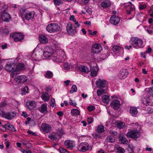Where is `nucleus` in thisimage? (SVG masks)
Wrapping results in <instances>:
<instances>
[{
  "label": "nucleus",
  "instance_id": "obj_1",
  "mask_svg": "<svg viewBox=\"0 0 153 153\" xmlns=\"http://www.w3.org/2000/svg\"><path fill=\"white\" fill-rule=\"evenodd\" d=\"M53 53V51L52 48L48 47L45 49L43 52V55L45 57H49L51 56V59L56 62H60L62 61L61 57H59V56H56L52 54Z\"/></svg>",
  "mask_w": 153,
  "mask_h": 153
},
{
  "label": "nucleus",
  "instance_id": "obj_2",
  "mask_svg": "<svg viewBox=\"0 0 153 153\" xmlns=\"http://www.w3.org/2000/svg\"><path fill=\"white\" fill-rule=\"evenodd\" d=\"M61 27L57 23H51L46 27V30L51 33H57L61 30Z\"/></svg>",
  "mask_w": 153,
  "mask_h": 153
},
{
  "label": "nucleus",
  "instance_id": "obj_3",
  "mask_svg": "<svg viewBox=\"0 0 153 153\" xmlns=\"http://www.w3.org/2000/svg\"><path fill=\"white\" fill-rule=\"evenodd\" d=\"M131 40L132 42L131 44L134 48H139L143 47V42L142 39L138 38H132Z\"/></svg>",
  "mask_w": 153,
  "mask_h": 153
},
{
  "label": "nucleus",
  "instance_id": "obj_4",
  "mask_svg": "<svg viewBox=\"0 0 153 153\" xmlns=\"http://www.w3.org/2000/svg\"><path fill=\"white\" fill-rule=\"evenodd\" d=\"M16 114L15 111H11L5 112L1 111L0 113V116L7 120H10L13 118Z\"/></svg>",
  "mask_w": 153,
  "mask_h": 153
},
{
  "label": "nucleus",
  "instance_id": "obj_5",
  "mask_svg": "<svg viewBox=\"0 0 153 153\" xmlns=\"http://www.w3.org/2000/svg\"><path fill=\"white\" fill-rule=\"evenodd\" d=\"M126 136L128 137L136 140L140 136V131L139 130L135 129L131 130L127 133Z\"/></svg>",
  "mask_w": 153,
  "mask_h": 153
},
{
  "label": "nucleus",
  "instance_id": "obj_6",
  "mask_svg": "<svg viewBox=\"0 0 153 153\" xmlns=\"http://www.w3.org/2000/svg\"><path fill=\"white\" fill-rule=\"evenodd\" d=\"M11 36L16 42L20 41L24 38V36L20 33H12L11 34Z\"/></svg>",
  "mask_w": 153,
  "mask_h": 153
},
{
  "label": "nucleus",
  "instance_id": "obj_7",
  "mask_svg": "<svg viewBox=\"0 0 153 153\" xmlns=\"http://www.w3.org/2000/svg\"><path fill=\"white\" fill-rule=\"evenodd\" d=\"M89 145L86 142L82 143L78 147V149L81 152H85L89 149Z\"/></svg>",
  "mask_w": 153,
  "mask_h": 153
},
{
  "label": "nucleus",
  "instance_id": "obj_8",
  "mask_svg": "<svg viewBox=\"0 0 153 153\" xmlns=\"http://www.w3.org/2000/svg\"><path fill=\"white\" fill-rule=\"evenodd\" d=\"M125 6L126 7L127 13L128 15L130 14L132 12L135 10L134 5L131 2H129L128 3H126Z\"/></svg>",
  "mask_w": 153,
  "mask_h": 153
},
{
  "label": "nucleus",
  "instance_id": "obj_9",
  "mask_svg": "<svg viewBox=\"0 0 153 153\" xmlns=\"http://www.w3.org/2000/svg\"><path fill=\"white\" fill-rule=\"evenodd\" d=\"M41 129L45 133H47L51 131L52 127L51 126L48 124L43 123L41 126Z\"/></svg>",
  "mask_w": 153,
  "mask_h": 153
},
{
  "label": "nucleus",
  "instance_id": "obj_10",
  "mask_svg": "<svg viewBox=\"0 0 153 153\" xmlns=\"http://www.w3.org/2000/svg\"><path fill=\"white\" fill-rule=\"evenodd\" d=\"M120 21V19L119 17L116 15L111 16L110 19V22L111 24L116 25L119 23Z\"/></svg>",
  "mask_w": 153,
  "mask_h": 153
},
{
  "label": "nucleus",
  "instance_id": "obj_11",
  "mask_svg": "<svg viewBox=\"0 0 153 153\" xmlns=\"http://www.w3.org/2000/svg\"><path fill=\"white\" fill-rule=\"evenodd\" d=\"M102 50V47L100 44H96L92 46V51L93 53H98Z\"/></svg>",
  "mask_w": 153,
  "mask_h": 153
},
{
  "label": "nucleus",
  "instance_id": "obj_12",
  "mask_svg": "<svg viewBox=\"0 0 153 153\" xmlns=\"http://www.w3.org/2000/svg\"><path fill=\"white\" fill-rule=\"evenodd\" d=\"M66 29L67 32L69 34L73 35L76 32L75 30L73 29L72 25L70 22H69L67 24Z\"/></svg>",
  "mask_w": 153,
  "mask_h": 153
},
{
  "label": "nucleus",
  "instance_id": "obj_13",
  "mask_svg": "<svg viewBox=\"0 0 153 153\" xmlns=\"http://www.w3.org/2000/svg\"><path fill=\"white\" fill-rule=\"evenodd\" d=\"M128 74V72L125 69H122L120 71L118 76L120 79H124L127 77Z\"/></svg>",
  "mask_w": 153,
  "mask_h": 153
},
{
  "label": "nucleus",
  "instance_id": "obj_14",
  "mask_svg": "<svg viewBox=\"0 0 153 153\" xmlns=\"http://www.w3.org/2000/svg\"><path fill=\"white\" fill-rule=\"evenodd\" d=\"M27 80V77L25 76H19L14 79V80L17 84L23 83L26 82Z\"/></svg>",
  "mask_w": 153,
  "mask_h": 153
},
{
  "label": "nucleus",
  "instance_id": "obj_15",
  "mask_svg": "<svg viewBox=\"0 0 153 153\" xmlns=\"http://www.w3.org/2000/svg\"><path fill=\"white\" fill-rule=\"evenodd\" d=\"M106 83V81L104 79H98L96 82V84L98 87L104 88L105 87Z\"/></svg>",
  "mask_w": 153,
  "mask_h": 153
},
{
  "label": "nucleus",
  "instance_id": "obj_16",
  "mask_svg": "<svg viewBox=\"0 0 153 153\" xmlns=\"http://www.w3.org/2000/svg\"><path fill=\"white\" fill-rule=\"evenodd\" d=\"M111 105L114 110H117L120 107V102L118 100H114L112 101Z\"/></svg>",
  "mask_w": 153,
  "mask_h": 153
},
{
  "label": "nucleus",
  "instance_id": "obj_17",
  "mask_svg": "<svg viewBox=\"0 0 153 153\" xmlns=\"http://www.w3.org/2000/svg\"><path fill=\"white\" fill-rule=\"evenodd\" d=\"M36 104L35 101L29 100L26 103V105L30 110L36 108Z\"/></svg>",
  "mask_w": 153,
  "mask_h": 153
},
{
  "label": "nucleus",
  "instance_id": "obj_18",
  "mask_svg": "<svg viewBox=\"0 0 153 153\" xmlns=\"http://www.w3.org/2000/svg\"><path fill=\"white\" fill-rule=\"evenodd\" d=\"M1 13L2 14L1 16V18L5 22L8 21L9 19L11 18L10 15L7 12V11Z\"/></svg>",
  "mask_w": 153,
  "mask_h": 153
},
{
  "label": "nucleus",
  "instance_id": "obj_19",
  "mask_svg": "<svg viewBox=\"0 0 153 153\" xmlns=\"http://www.w3.org/2000/svg\"><path fill=\"white\" fill-rule=\"evenodd\" d=\"M35 14L34 12L31 11L26 13L24 15L23 17L27 20H30L33 18Z\"/></svg>",
  "mask_w": 153,
  "mask_h": 153
},
{
  "label": "nucleus",
  "instance_id": "obj_20",
  "mask_svg": "<svg viewBox=\"0 0 153 153\" xmlns=\"http://www.w3.org/2000/svg\"><path fill=\"white\" fill-rule=\"evenodd\" d=\"M5 69L7 71L11 72L13 71V70H15V68L12 67V64L10 63H8L5 66Z\"/></svg>",
  "mask_w": 153,
  "mask_h": 153
},
{
  "label": "nucleus",
  "instance_id": "obj_21",
  "mask_svg": "<svg viewBox=\"0 0 153 153\" xmlns=\"http://www.w3.org/2000/svg\"><path fill=\"white\" fill-rule=\"evenodd\" d=\"M3 126L6 129H7L12 131H16V130L13 126L9 123H6Z\"/></svg>",
  "mask_w": 153,
  "mask_h": 153
},
{
  "label": "nucleus",
  "instance_id": "obj_22",
  "mask_svg": "<svg viewBox=\"0 0 153 153\" xmlns=\"http://www.w3.org/2000/svg\"><path fill=\"white\" fill-rule=\"evenodd\" d=\"M119 139L121 143L123 144H126L128 142V140L123 134H121L120 135L119 137Z\"/></svg>",
  "mask_w": 153,
  "mask_h": 153
},
{
  "label": "nucleus",
  "instance_id": "obj_23",
  "mask_svg": "<svg viewBox=\"0 0 153 153\" xmlns=\"http://www.w3.org/2000/svg\"><path fill=\"white\" fill-rule=\"evenodd\" d=\"M78 68L79 70L81 72L88 73L89 71L88 68L87 67L85 66L80 65L79 66Z\"/></svg>",
  "mask_w": 153,
  "mask_h": 153
},
{
  "label": "nucleus",
  "instance_id": "obj_24",
  "mask_svg": "<svg viewBox=\"0 0 153 153\" xmlns=\"http://www.w3.org/2000/svg\"><path fill=\"white\" fill-rule=\"evenodd\" d=\"M39 40L41 43L45 44L48 42V39L44 35H42L39 36Z\"/></svg>",
  "mask_w": 153,
  "mask_h": 153
},
{
  "label": "nucleus",
  "instance_id": "obj_25",
  "mask_svg": "<svg viewBox=\"0 0 153 153\" xmlns=\"http://www.w3.org/2000/svg\"><path fill=\"white\" fill-rule=\"evenodd\" d=\"M46 104H43L38 108L39 111L42 113H44L47 112Z\"/></svg>",
  "mask_w": 153,
  "mask_h": 153
},
{
  "label": "nucleus",
  "instance_id": "obj_26",
  "mask_svg": "<svg viewBox=\"0 0 153 153\" xmlns=\"http://www.w3.org/2000/svg\"><path fill=\"white\" fill-rule=\"evenodd\" d=\"M130 111L131 114L134 116H136L138 112L137 108L134 107L131 108L130 109Z\"/></svg>",
  "mask_w": 153,
  "mask_h": 153
},
{
  "label": "nucleus",
  "instance_id": "obj_27",
  "mask_svg": "<svg viewBox=\"0 0 153 153\" xmlns=\"http://www.w3.org/2000/svg\"><path fill=\"white\" fill-rule=\"evenodd\" d=\"M8 7L4 3L1 4L0 5V12L1 13L6 12Z\"/></svg>",
  "mask_w": 153,
  "mask_h": 153
},
{
  "label": "nucleus",
  "instance_id": "obj_28",
  "mask_svg": "<svg viewBox=\"0 0 153 153\" xmlns=\"http://www.w3.org/2000/svg\"><path fill=\"white\" fill-rule=\"evenodd\" d=\"M98 71V69L97 67H93L91 70V76L93 77L95 76L97 74Z\"/></svg>",
  "mask_w": 153,
  "mask_h": 153
},
{
  "label": "nucleus",
  "instance_id": "obj_29",
  "mask_svg": "<svg viewBox=\"0 0 153 153\" xmlns=\"http://www.w3.org/2000/svg\"><path fill=\"white\" fill-rule=\"evenodd\" d=\"M65 146L68 148H72L73 147V143L71 140H67L65 142Z\"/></svg>",
  "mask_w": 153,
  "mask_h": 153
},
{
  "label": "nucleus",
  "instance_id": "obj_30",
  "mask_svg": "<svg viewBox=\"0 0 153 153\" xmlns=\"http://www.w3.org/2000/svg\"><path fill=\"white\" fill-rule=\"evenodd\" d=\"M111 3L109 1L105 0L101 3V6L102 7L106 8L109 7Z\"/></svg>",
  "mask_w": 153,
  "mask_h": 153
},
{
  "label": "nucleus",
  "instance_id": "obj_31",
  "mask_svg": "<svg viewBox=\"0 0 153 153\" xmlns=\"http://www.w3.org/2000/svg\"><path fill=\"white\" fill-rule=\"evenodd\" d=\"M25 69L24 65L23 64L19 63L17 65L15 70L20 71L23 70Z\"/></svg>",
  "mask_w": 153,
  "mask_h": 153
},
{
  "label": "nucleus",
  "instance_id": "obj_32",
  "mask_svg": "<svg viewBox=\"0 0 153 153\" xmlns=\"http://www.w3.org/2000/svg\"><path fill=\"white\" fill-rule=\"evenodd\" d=\"M104 126L102 125H99L97 126V132L99 133H102L104 131Z\"/></svg>",
  "mask_w": 153,
  "mask_h": 153
},
{
  "label": "nucleus",
  "instance_id": "obj_33",
  "mask_svg": "<svg viewBox=\"0 0 153 153\" xmlns=\"http://www.w3.org/2000/svg\"><path fill=\"white\" fill-rule=\"evenodd\" d=\"M102 101L104 103L106 104L108 103L109 101V97L108 96L104 95L102 97Z\"/></svg>",
  "mask_w": 153,
  "mask_h": 153
},
{
  "label": "nucleus",
  "instance_id": "obj_34",
  "mask_svg": "<svg viewBox=\"0 0 153 153\" xmlns=\"http://www.w3.org/2000/svg\"><path fill=\"white\" fill-rule=\"evenodd\" d=\"M115 124L116 125L120 128H123L125 126L124 123L120 121H117Z\"/></svg>",
  "mask_w": 153,
  "mask_h": 153
},
{
  "label": "nucleus",
  "instance_id": "obj_35",
  "mask_svg": "<svg viewBox=\"0 0 153 153\" xmlns=\"http://www.w3.org/2000/svg\"><path fill=\"white\" fill-rule=\"evenodd\" d=\"M71 114L73 116H76L79 115V111L77 109H72L71 111Z\"/></svg>",
  "mask_w": 153,
  "mask_h": 153
},
{
  "label": "nucleus",
  "instance_id": "obj_36",
  "mask_svg": "<svg viewBox=\"0 0 153 153\" xmlns=\"http://www.w3.org/2000/svg\"><path fill=\"white\" fill-rule=\"evenodd\" d=\"M45 76L46 78L48 79H51L53 76V74L51 71H47L46 72Z\"/></svg>",
  "mask_w": 153,
  "mask_h": 153
},
{
  "label": "nucleus",
  "instance_id": "obj_37",
  "mask_svg": "<svg viewBox=\"0 0 153 153\" xmlns=\"http://www.w3.org/2000/svg\"><path fill=\"white\" fill-rule=\"evenodd\" d=\"M115 149L119 153H124L125 152V150L124 149L119 145H117L116 146Z\"/></svg>",
  "mask_w": 153,
  "mask_h": 153
},
{
  "label": "nucleus",
  "instance_id": "obj_38",
  "mask_svg": "<svg viewBox=\"0 0 153 153\" xmlns=\"http://www.w3.org/2000/svg\"><path fill=\"white\" fill-rule=\"evenodd\" d=\"M48 137L51 140H56L57 139V135L55 133H51L50 134Z\"/></svg>",
  "mask_w": 153,
  "mask_h": 153
},
{
  "label": "nucleus",
  "instance_id": "obj_39",
  "mask_svg": "<svg viewBox=\"0 0 153 153\" xmlns=\"http://www.w3.org/2000/svg\"><path fill=\"white\" fill-rule=\"evenodd\" d=\"M42 99L45 101H47L49 99V97L47 93H44L43 94L42 97Z\"/></svg>",
  "mask_w": 153,
  "mask_h": 153
},
{
  "label": "nucleus",
  "instance_id": "obj_40",
  "mask_svg": "<svg viewBox=\"0 0 153 153\" xmlns=\"http://www.w3.org/2000/svg\"><path fill=\"white\" fill-rule=\"evenodd\" d=\"M121 49L120 46L115 45L113 47L112 50L114 52L117 53Z\"/></svg>",
  "mask_w": 153,
  "mask_h": 153
},
{
  "label": "nucleus",
  "instance_id": "obj_41",
  "mask_svg": "<svg viewBox=\"0 0 153 153\" xmlns=\"http://www.w3.org/2000/svg\"><path fill=\"white\" fill-rule=\"evenodd\" d=\"M114 140V139L111 136H108L106 139V141L108 142L113 143Z\"/></svg>",
  "mask_w": 153,
  "mask_h": 153
},
{
  "label": "nucleus",
  "instance_id": "obj_42",
  "mask_svg": "<svg viewBox=\"0 0 153 153\" xmlns=\"http://www.w3.org/2000/svg\"><path fill=\"white\" fill-rule=\"evenodd\" d=\"M0 30L1 32L6 35L8 34L9 33V30L7 27L1 28L0 29Z\"/></svg>",
  "mask_w": 153,
  "mask_h": 153
},
{
  "label": "nucleus",
  "instance_id": "obj_43",
  "mask_svg": "<svg viewBox=\"0 0 153 153\" xmlns=\"http://www.w3.org/2000/svg\"><path fill=\"white\" fill-rule=\"evenodd\" d=\"M28 87L27 86H26L22 89L21 94L23 95H25L28 93Z\"/></svg>",
  "mask_w": 153,
  "mask_h": 153
},
{
  "label": "nucleus",
  "instance_id": "obj_44",
  "mask_svg": "<svg viewBox=\"0 0 153 153\" xmlns=\"http://www.w3.org/2000/svg\"><path fill=\"white\" fill-rule=\"evenodd\" d=\"M18 71L16 70H13V71L11 72H12L11 76L13 78H14L15 79L16 78V77L18 74Z\"/></svg>",
  "mask_w": 153,
  "mask_h": 153
},
{
  "label": "nucleus",
  "instance_id": "obj_45",
  "mask_svg": "<svg viewBox=\"0 0 153 153\" xmlns=\"http://www.w3.org/2000/svg\"><path fill=\"white\" fill-rule=\"evenodd\" d=\"M77 90V88L76 85H74L72 87L71 90L70 91L71 94H72L74 92H76Z\"/></svg>",
  "mask_w": 153,
  "mask_h": 153
},
{
  "label": "nucleus",
  "instance_id": "obj_46",
  "mask_svg": "<svg viewBox=\"0 0 153 153\" xmlns=\"http://www.w3.org/2000/svg\"><path fill=\"white\" fill-rule=\"evenodd\" d=\"M105 91V90L103 89L100 88L98 89L97 91V95L99 96H100L104 93Z\"/></svg>",
  "mask_w": 153,
  "mask_h": 153
},
{
  "label": "nucleus",
  "instance_id": "obj_47",
  "mask_svg": "<svg viewBox=\"0 0 153 153\" xmlns=\"http://www.w3.org/2000/svg\"><path fill=\"white\" fill-rule=\"evenodd\" d=\"M109 134L113 136H116L117 135V133L116 131L110 130L109 131Z\"/></svg>",
  "mask_w": 153,
  "mask_h": 153
},
{
  "label": "nucleus",
  "instance_id": "obj_48",
  "mask_svg": "<svg viewBox=\"0 0 153 153\" xmlns=\"http://www.w3.org/2000/svg\"><path fill=\"white\" fill-rule=\"evenodd\" d=\"M84 8L86 10V12L88 13L89 14H90L91 13V8H89L88 6H85V7Z\"/></svg>",
  "mask_w": 153,
  "mask_h": 153
},
{
  "label": "nucleus",
  "instance_id": "obj_49",
  "mask_svg": "<svg viewBox=\"0 0 153 153\" xmlns=\"http://www.w3.org/2000/svg\"><path fill=\"white\" fill-rule=\"evenodd\" d=\"M55 102L54 98H52L51 100V105L52 107L55 106Z\"/></svg>",
  "mask_w": 153,
  "mask_h": 153
},
{
  "label": "nucleus",
  "instance_id": "obj_50",
  "mask_svg": "<svg viewBox=\"0 0 153 153\" xmlns=\"http://www.w3.org/2000/svg\"><path fill=\"white\" fill-rule=\"evenodd\" d=\"M60 153H67L68 152L66 149L62 148H60L59 149Z\"/></svg>",
  "mask_w": 153,
  "mask_h": 153
},
{
  "label": "nucleus",
  "instance_id": "obj_51",
  "mask_svg": "<svg viewBox=\"0 0 153 153\" xmlns=\"http://www.w3.org/2000/svg\"><path fill=\"white\" fill-rule=\"evenodd\" d=\"M88 31L89 33V34L90 35H93V36L95 35L97 33V31H95L93 32H92V31L91 30H88Z\"/></svg>",
  "mask_w": 153,
  "mask_h": 153
},
{
  "label": "nucleus",
  "instance_id": "obj_52",
  "mask_svg": "<svg viewBox=\"0 0 153 153\" xmlns=\"http://www.w3.org/2000/svg\"><path fill=\"white\" fill-rule=\"evenodd\" d=\"M54 3L57 5H59L62 2L60 0H53Z\"/></svg>",
  "mask_w": 153,
  "mask_h": 153
},
{
  "label": "nucleus",
  "instance_id": "obj_53",
  "mask_svg": "<svg viewBox=\"0 0 153 153\" xmlns=\"http://www.w3.org/2000/svg\"><path fill=\"white\" fill-rule=\"evenodd\" d=\"M146 7V5L145 4H140L139 5V8L140 10L145 9Z\"/></svg>",
  "mask_w": 153,
  "mask_h": 153
},
{
  "label": "nucleus",
  "instance_id": "obj_54",
  "mask_svg": "<svg viewBox=\"0 0 153 153\" xmlns=\"http://www.w3.org/2000/svg\"><path fill=\"white\" fill-rule=\"evenodd\" d=\"M95 109V107L93 106H88L87 108L88 110L89 111H91L94 110Z\"/></svg>",
  "mask_w": 153,
  "mask_h": 153
},
{
  "label": "nucleus",
  "instance_id": "obj_55",
  "mask_svg": "<svg viewBox=\"0 0 153 153\" xmlns=\"http://www.w3.org/2000/svg\"><path fill=\"white\" fill-rule=\"evenodd\" d=\"M141 102L144 105H147L148 104V102L146 100V99L145 98H143L141 100Z\"/></svg>",
  "mask_w": 153,
  "mask_h": 153
},
{
  "label": "nucleus",
  "instance_id": "obj_56",
  "mask_svg": "<svg viewBox=\"0 0 153 153\" xmlns=\"http://www.w3.org/2000/svg\"><path fill=\"white\" fill-rule=\"evenodd\" d=\"M64 68L66 70H69L70 69V66L67 63H65L64 64Z\"/></svg>",
  "mask_w": 153,
  "mask_h": 153
},
{
  "label": "nucleus",
  "instance_id": "obj_57",
  "mask_svg": "<svg viewBox=\"0 0 153 153\" xmlns=\"http://www.w3.org/2000/svg\"><path fill=\"white\" fill-rule=\"evenodd\" d=\"M87 121L89 124H91L93 121V119L91 117H88V118Z\"/></svg>",
  "mask_w": 153,
  "mask_h": 153
},
{
  "label": "nucleus",
  "instance_id": "obj_58",
  "mask_svg": "<svg viewBox=\"0 0 153 153\" xmlns=\"http://www.w3.org/2000/svg\"><path fill=\"white\" fill-rule=\"evenodd\" d=\"M64 133L63 130L62 129H61L59 130L58 133V134L59 136H61Z\"/></svg>",
  "mask_w": 153,
  "mask_h": 153
},
{
  "label": "nucleus",
  "instance_id": "obj_59",
  "mask_svg": "<svg viewBox=\"0 0 153 153\" xmlns=\"http://www.w3.org/2000/svg\"><path fill=\"white\" fill-rule=\"evenodd\" d=\"M21 151L23 153H32V152L30 151L25 150L22 149L21 150Z\"/></svg>",
  "mask_w": 153,
  "mask_h": 153
},
{
  "label": "nucleus",
  "instance_id": "obj_60",
  "mask_svg": "<svg viewBox=\"0 0 153 153\" xmlns=\"http://www.w3.org/2000/svg\"><path fill=\"white\" fill-rule=\"evenodd\" d=\"M69 103L71 105H73L74 106H76V103H73V101L71 99H70Z\"/></svg>",
  "mask_w": 153,
  "mask_h": 153
},
{
  "label": "nucleus",
  "instance_id": "obj_61",
  "mask_svg": "<svg viewBox=\"0 0 153 153\" xmlns=\"http://www.w3.org/2000/svg\"><path fill=\"white\" fill-rule=\"evenodd\" d=\"M25 9H22L20 10V13L21 15V17L22 18L24 16V15H23V14L25 12Z\"/></svg>",
  "mask_w": 153,
  "mask_h": 153
},
{
  "label": "nucleus",
  "instance_id": "obj_62",
  "mask_svg": "<svg viewBox=\"0 0 153 153\" xmlns=\"http://www.w3.org/2000/svg\"><path fill=\"white\" fill-rule=\"evenodd\" d=\"M21 115L22 116H23V117H24L26 118L27 117L28 115L27 114L26 112L23 111L22 112V114H21Z\"/></svg>",
  "mask_w": 153,
  "mask_h": 153
},
{
  "label": "nucleus",
  "instance_id": "obj_63",
  "mask_svg": "<svg viewBox=\"0 0 153 153\" xmlns=\"http://www.w3.org/2000/svg\"><path fill=\"white\" fill-rule=\"evenodd\" d=\"M4 143L5 144L6 147L7 148L9 147L10 144V143L8 141L5 142Z\"/></svg>",
  "mask_w": 153,
  "mask_h": 153
},
{
  "label": "nucleus",
  "instance_id": "obj_64",
  "mask_svg": "<svg viewBox=\"0 0 153 153\" xmlns=\"http://www.w3.org/2000/svg\"><path fill=\"white\" fill-rule=\"evenodd\" d=\"M27 132L29 134H32L35 136H36V134L35 133L33 132L30 131H28Z\"/></svg>",
  "mask_w": 153,
  "mask_h": 153
}]
</instances>
